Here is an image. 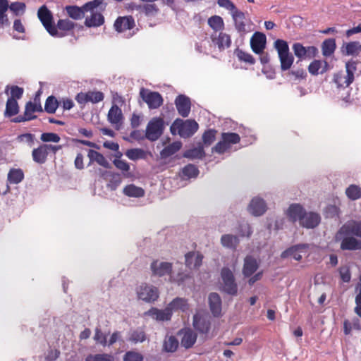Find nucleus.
<instances>
[{"label":"nucleus","mask_w":361,"mask_h":361,"mask_svg":"<svg viewBox=\"0 0 361 361\" xmlns=\"http://www.w3.org/2000/svg\"><path fill=\"white\" fill-rule=\"evenodd\" d=\"M104 0H92L85 3L82 7L66 6L65 11L71 18L75 20H81L84 18L85 12L92 11L99 7H102V10L104 11L106 6V4H104Z\"/></svg>","instance_id":"nucleus-1"},{"label":"nucleus","mask_w":361,"mask_h":361,"mask_svg":"<svg viewBox=\"0 0 361 361\" xmlns=\"http://www.w3.org/2000/svg\"><path fill=\"white\" fill-rule=\"evenodd\" d=\"M198 123L195 120L183 121L176 119L170 128L173 135L178 133L181 137L188 138L192 136L198 130Z\"/></svg>","instance_id":"nucleus-2"},{"label":"nucleus","mask_w":361,"mask_h":361,"mask_svg":"<svg viewBox=\"0 0 361 361\" xmlns=\"http://www.w3.org/2000/svg\"><path fill=\"white\" fill-rule=\"evenodd\" d=\"M356 63L354 61H348L345 63V73L339 71L334 73L333 81L338 88L349 87L354 81V74L356 71Z\"/></svg>","instance_id":"nucleus-3"},{"label":"nucleus","mask_w":361,"mask_h":361,"mask_svg":"<svg viewBox=\"0 0 361 361\" xmlns=\"http://www.w3.org/2000/svg\"><path fill=\"white\" fill-rule=\"evenodd\" d=\"M192 326L200 334L207 335L211 329V317L208 312L197 311L192 317Z\"/></svg>","instance_id":"nucleus-4"},{"label":"nucleus","mask_w":361,"mask_h":361,"mask_svg":"<svg viewBox=\"0 0 361 361\" xmlns=\"http://www.w3.org/2000/svg\"><path fill=\"white\" fill-rule=\"evenodd\" d=\"M61 145H52L49 144H41L32 151V157L35 162L43 164L47 160L49 152L56 154L61 149Z\"/></svg>","instance_id":"nucleus-5"},{"label":"nucleus","mask_w":361,"mask_h":361,"mask_svg":"<svg viewBox=\"0 0 361 361\" xmlns=\"http://www.w3.org/2000/svg\"><path fill=\"white\" fill-rule=\"evenodd\" d=\"M240 141V135L236 133H222L219 140L212 148V151L218 154H224L229 149L232 145L238 144Z\"/></svg>","instance_id":"nucleus-6"},{"label":"nucleus","mask_w":361,"mask_h":361,"mask_svg":"<svg viewBox=\"0 0 361 361\" xmlns=\"http://www.w3.org/2000/svg\"><path fill=\"white\" fill-rule=\"evenodd\" d=\"M139 95L149 109H159L164 103L163 97L159 92L145 87L140 90Z\"/></svg>","instance_id":"nucleus-7"},{"label":"nucleus","mask_w":361,"mask_h":361,"mask_svg":"<svg viewBox=\"0 0 361 361\" xmlns=\"http://www.w3.org/2000/svg\"><path fill=\"white\" fill-rule=\"evenodd\" d=\"M164 130V121L161 117L152 118L146 128V137L150 141L158 140L163 134Z\"/></svg>","instance_id":"nucleus-8"},{"label":"nucleus","mask_w":361,"mask_h":361,"mask_svg":"<svg viewBox=\"0 0 361 361\" xmlns=\"http://www.w3.org/2000/svg\"><path fill=\"white\" fill-rule=\"evenodd\" d=\"M221 276L224 290L229 295H235L238 293V286L232 271L227 267H224L221 271Z\"/></svg>","instance_id":"nucleus-9"},{"label":"nucleus","mask_w":361,"mask_h":361,"mask_svg":"<svg viewBox=\"0 0 361 361\" xmlns=\"http://www.w3.org/2000/svg\"><path fill=\"white\" fill-rule=\"evenodd\" d=\"M37 16L42 25L49 35L56 34V31L54 27L53 15L45 5L42 6L38 9Z\"/></svg>","instance_id":"nucleus-10"},{"label":"nucleus","mask_w":361,"mask_h":361,"mask_svg":"<svg viewBox=\"0 0 361 361\" xmlns=\"http://www.w3.org/2000/svg\"><path fill=\"white\" fill-rule=\"evenodd\" d=\"M341 235H355L361 240V220H351L345 223L336 235L337 239Z\"/></svg>","instance_id":"nucleus-11"},{"label":"nucleus","mask_w":361,"mask_h":361,"mask_svg":"<svg viewBox=\"0 0 361 361\" xmlns=\"http://www.w3.org/2000/svg\"><path fill=\"white\" fill-rule=\"evenodd\" d=\"M43 109L41 104H34L31 101L26 103L25 106V111L23 115H20L13 119L15 123H21L25 121H31L37 118L33 115L35 112H42Z\"/></svg>","instance_id":"nucleus-12"},{"label":"nucleus","mask_w":361,"mask_h":361,"mask_svg":"<svg viewBox=\"0 0 361 361\" xmlns=\"http://www.w3.org/2000/svg\"><path fill=\"white\" fill-rule=\"evenodd\" d=\"M137 293L139 299L148 302H154L159 298L158 289L146 283H142L138 287Z\"/></svg>","instance_id":"nucleus-13"},{"label":"nucleus","mask_w":361,"mask_h":361,"mask_svg":"<svg viewBox=\"0 0 361 361\" xmlns=\"http://www.w3.org/2000/svg\"><path fill=\"white\" fill-rule=\"evenodd\" d=\"M104 98L103 92L100 91H88L87 92H79L75 96V100L81 105H84L88 102L93 104L102 102Z\"/></svg>","instance_id":"nucleus-14"},{"label":"nucleus","mask_w":361,"mask_h":361,"mask_svg":"<svg viewBox=\"0 0 361 361\" xmlns=\"http://www.w3.org/2000/svg\"><path fill=\"white\" fill-rule=\"evenodd\" d=\"M75 23L68 18L59 19L56 24L54 23V27L56 31V35H50L54 37H63L69 35L70 32H72L75 27Z\"/></svg>","instance_id":"nucleus-15"},{"label":"nucleus","mask_w":361,"mask_h":361,"mask_svg":"<svg viewBox=\"0 0 361 361\" xmlns=\"http://www.w3.org/2000/svg\"><path fill=\"white\" fill-rule=\"evenodd\" d=\"M336 240H341L340 247L342 250H361V240L355 235H341Z\"/></svg>","instance_id":"nucleus-16"},{"label":"nucleus","mask_w":361,"mask_h":361,"mask_svg":"<svg viewBox=\"0 0 361 361\" xmlns=\"http://www.w3.org/2000/svg\"><path fill=\"white\" fill-rule=\"evenodd\" d=\"M178 335L182 336L180 344L186 349L192 348L195 343L197 334L190 328H184L179 331Z\"/></svg>","instance_id":"nucleus-17"},{"label":"nucleus","mask_w":361,"mask_h":361,"mask_svg":"<svg viewBox=\"0 0 361 361\" xmlns=\"http://www.w3.org/2000/svg\"><path fill=\"white\" fill-rule=\"evenodd\" d=\"M150 268L154 276L161 277L171 274L173 265L170 262H159L158 260H154Z\"/></svg>","instance_id":"nucleus-18"},{"label":"nucleus","mask_w":361,"mask_h":361,"mask_svg":"<svg viewBox=\"0 0 361 361\" xmlns=\"http://www.w3.org/2000/svg\"><path fill=\"white\" fill-rule=\"evenodd\" d=\"M231 16L235 28L240 35H244L249 32L246 28L247 18L244 12L237 10L232 13Z\"/></svg>","instance_id":"nucleus-19"},{"label":"nucleus","mask_w":361,"mask_h":361,"mask_svg":"<svg viewBox=\"0 0 361 361\" xmlns=\"http://www.w3.org/2000/svg\"><path fill=\"white\" fill-rule=\"evenodd\" d=\"M175 105L178 114L183 117H188L191 108L190 99L183 94L177 96L175 99Z\"/></svg>","instance_id":"nucleus-20"},{"label":"nucleus","mask_w":361,"mask_h":361,"mask_svg":"<svg viewBox=\"0 0 361 361\" xmlns=\"http://www.w3.org/2000/svg\"><path fill=\"white\" fill-rule=\"evenodd\" d=\"M267 38L264 34L256 32L250 39V46L252 51L257 54L263 52L266 47Z\"/></svg>","instance_id":"nucleus-21"},{"label":"nucleus","mask_w":361,"mask_h":361,"mask_svg":"<svg viewBox=\"0 0 361 361\" xmlns=\"http://www.w3.org/2000/svg\"><path fill=\"white\" fill-rule=\"evenodd\" d=\"M135 25V20L131 16L118 17L114 24V28L118 32L131 30Z\"/></svg>","instance_id":"nucleus-22"},{"label":"nucleus","mask_w":361,"mask_h":361,"mask_svg":"<svg viewBox=\"0 0 361 361\" xmlns=\"http://www.w3.org/2000/svg\"><path fill=\"white\" fill-rule=\"evenodd\" d=\"M211 39L213 43L217 45L220 51L224 50L231 45V36L226 32H220L218 35L216 33L212 34Z\"/></svg>","instance_id":"nucleus-23"},{"label":"nucleus","mask_w":361,"mask_h":361,"mask_svg":"<svg viewBox=\"0 0 361 361\" xmlns=\"http://www.w3.org/2000/svg\"><path fill=\"white\" fill-rule=\"evenodd\" d=\"M248 211L253 216H261L267 211L266 202L262 198L254 197L248 206Z\"/></svg>","instance_id":"nucleus-24"},{"label":"nucleus","mask_w":361,"mask_h":361,"mask_svg":"<svg viewBox=\"0 0 361 361\" xmlns=\"http://www.w3.org/2000/svg\"><path fill=\"white\" fill-rule=\"evenodd\" d=\"M320 222V216L314 212H304L300 224L307 228L316 227Z\"/></svg>","instance_id":"nucleus-25"},{"label":"nucleus","mask_w":361,"mask_h":361,"mask_svg":"<svg viewBox=\"0 0 361 361\" xmlns=\"http://www.w3.org/2000/svg\"><path fill=\"white\" fill-rule=\"evenodd\" d=\"M185 265L190 269L199 268L202 262L203 255L199 252H189L185 255Z\"/></svg>","instance_id":"nucleus-26"},{"label":"nucleus","mask_w":361,"mask_h":361,"mask_svg":"<svg viewBox=\"0 0 361 361\" xmlns=\"http://www.w3.org/2000/svg\"><path fill=\"white\" fill-rule=\"evenodd\" d=\"M145 314L152 317L157 321H169L171 319L172 316V313L168 307L162 310L155 307H152L145 312Z\"/></svg>","instance_id":"nucleus-27"},{"label":"nucleus","mask_w":361,"mask_h":361,"mask_svg":"<svg viewBox=\"0 0 361 361\" xmlns=\"http://www.w3.org/2000/svg\"><path fill=\"white\" fill-rule=\"evenodd\" d=\"M329 66L326 61L314 60L308 66V71L312 75L323 74L329 70Z\"/></svg>","instance_id":"nucleus-28"},{"label":"nucleus","mask_w":361,"mask_h":361,"mask_svg":"<svg viewBox=\"0 0 361 361\" xmlns=\"http://www.w3.org/2000/svg\"><path fill=\"white\" fill-rule=\"evenodd\" d=\"M87 157L90 159L89 165L93 162L97 163L99 165L106 169L111 168L110 163L104 157V156L100 152L94 149H89L87 152Z\"/></svg>","instance_id":"nucleus-29"},{"label":"nucleus","mask_w":361,"mask_h":361,"mask_svg":"<svg viewBox=\"0 0 361 361\" xmlns=\"http://www.w3.org/2000/svg\"><path fill=\"white\" fill-rule=\"evenodd\" d=\"M107 118L112 125L119 126L123 118L121 109L116 104L112 105L108 112Z\"/></svg>","instance_id":"nucleus-30"},{"label":"nucleus","mask_w":361,"mask_h":361,"mask_svg":"<svg viewBox=\"0 0 361 361\" xmlns=\"http://www.w3.org/2000/svg\"><path fill=\"white\" fill-rule=\"evenodd\" d=\"M209 308L214 317H219L221 312V300L216 293H212L209 295Z\"/></svg>","instance_id":"nucleus-31"},{"label":"nucleus","mask_w":361,"mask_h":361,"mask_svg":"<svg viewBox=\"0 0 361 361\" xmlns=\"http://www.w3.org/2000/svg\"><path fill=\"white\" fill-rule=\"evenodd\" d=\"M257 260L252 256H247L244 259L243 274L245 276H252L258 269Z\"/></svg>","instance_id":"nucleus-32"},{"label":"nucleus","mask_w":361,"mask_h":361,"mask_svg":"<svg viewBox=\"0 0 361 361\" xmlns=\"http://www.w3.org/2000/svg\"><path fill=\"white\" fill-rule=\"evenodd\" d=\"M91 12V15L87 16L85 20V25L87 27H99L104 23V17L101 13Z\"/></svg>","instance_id":"nucleus-33"},{"label":"nucleus","mask_w":361,"mask_h":361,"mask_svg":"<svg viewBox=\"0 0 361 361\" xmlns=\"http://www.w3.org/2000/svg\"><path fill=\"white\" fill-rule=\"evenodd\" d=\"M304 208L299 204H292L288 207L287 215L293 221H300L305 212Z\"/></svg>","instance_id":"nucleus-34"},{"label":"nucleus","mask_w":361,"mask_h":361,"mask_svg":"<svg viewBox=\"0 0 361 361\" xmlns=\"http://www.w3.org/2000/svg\"><path fill=\"white\" fill-rule=\"evenodd\" d=\"M352 329L361 331V316L353 317L351 321L345 319L343 322V332L345 335H349Z\"/></svg>","instance_id":"nucleus-35"},{"label":"nucleus","mask_w":361,"mask_h":361,"mask_svg":"<svg viewBox=\"0 0 361 361\" xmlns=\"http://www.w3.org/2000/svg\"><path fill=\"white\" fill-rule=\"evenodd\" d=\"M168 308L172 313L173 311L181 310L182 312H186L189 309V305L188 300L182 298H174L169 305Z\"/></svg>","instance_id":"nucleus-36"},{"label":"nucleus","mask_w":361,"mask_h":361,"mask_svg":"<svg viewBox=\"0 0 361 361\" xmlns=\"http://www.w3.org/2000/svg\"><path fill=\"white\" fill-rule=\"evenodd\" d=\"M125 195L131 197H142L145 195V190L140 187H137L134 184L127 185L123 190Z\"/></svg>","instance_id":"nucleus-37"},{"label":"nucleus","mask_w":361,"mask_h":361,"mask_svg":"<svg viewBox=\"0 0 361 361\" xmlns=\"http://www.w3.org/2000/svg\"><path fill=\"white\" fill-rule=\"evenodd\" d=\"M24 179V173L20 169H11L8 173L7 180L10 184H18Z\"/></svg>","instance_id":"nucleus-38"},{"label":"nucleus","mask_w":361,"mask_h":361,"mask_svg":"<svg viewBox=\"0 0 361 361\" xmlns=\"http://www.w3.org/2000/svg\"><path fill=\"white\" fill-rule=\"evenodd\" d=\"M182 147V143L180 141H176L173 142L171 144H169L168 146L165 147L160 152L161 157L163 159L168 158L175 153H176L178 151L180 150V149Z\"/></svg>","instance_id":"nucleus-39"},{"label":"nucleus","mask_w":361,"mask_h":361,"mask_svg":"<svg viewBox=\"0 0 361 361\" xmlns=\"http://www.w3.org/2000/svg\"><path fill=\"white\" fill-rule=\"evenodd\" d=\"M221 243L224 247L235 249L239 244V239L236 235L225 234L221 236Z\"/></svg>","instance_id":"nucleus-40"},{"label":"nucleus","mask_w":361,"mask_h":361,"mask_svg":"<svg viewBox=\"0 0 361 361\" xmlns=\"http://www.w3.org/2000/svg\"><path fill=\"white\" fill-rule=\"evenodd\" d=\"M345 49L343 51L348 56H357L361 51V44L360 42L355 41L346 43L343 45Z\"/></svg>","instance_id":"nucleus-41"},{"label":"nucleus","mask_w":361,"mask_h":361,"mask_svg":"<svg viewBox=\"0 0 361 361\" xmlns=\"http://www.w3.org/2000/svg\"><path fill=\"white\" fill-rule=\"evenodd\" d=\"M336 40L331 38L325 39L322 44V54L324 56H330L332 55L336 49Z\"/></svg>","instance_id":"nucleus-42"},{"label":"nucleus","mask_w":361,"mask_h":361,"mask_svg":"<svg viewBox=\"0 0 361 361\" xmlns=\"http://www.w3.org/2000/svg\"><path fill=\"white\" fill-rule=\"evenodd\" d=\"M19 112V106L18 101L14 99H7L6 104V109L4 115L6 117H12L16 116Z\"/></svg>","instance_id":"nucleus-43"},{"label":"nucleus","mask_w":361,"mask_h":361,"mask_svg":"<svg viewBox=\"0 0 361 361\" xmlns=\"http://www.w3.org/2000/svg\"><path fill=\"white\" fill-rule=\"evenodd\" d=\"M8 8V2L7 0H0V27L9 25L10 23L6 15Z\"/></svg>","instance_id":"nucleus-44"},{"label":"nucleus","mask_w":361,"mask_h":361,"mask_svg":"<svg viewBox=\"0 0 361 361\" xmlns=\"http://www.w3.org/2000/svg\"><path fill=\"white\" fill-rule=\"evenodd\" d=\"M208 25L216 32L224 29V22L223 18L219 16H213L209 18Z\"/></svg>","instance_id":"nucleus-45"},{"label":"nucleus","mask_w":361,"mask_h":361,"mask_svg":"<svg viewBox=\"0 0 361 361\" xmlns=\"http://www.w3.org/2000/svg\"><path fill=\"white\" fill-rule=\"evenodd\" d=\"M305 245H298L291 247L281 254L282 257H292L294 259L300 261L302 259V255L298 252L299 248H305Z\"/></svg>","instance_id":"nucleus-46"},{"label":"nucleus","mask_w":361,"mask_h":361,"mask_svg":"<svg viewBox=\"0 0 361 361\" xmlns=\"http://www.w3.org/2000/svg\"><path fill=\"white\" fill-rule=\"evenodd\" d=\"M59 106V101L53 96H49L45 102L44 111L48 114H54Z\"/></svg>","instance_id":"nucleus-47"},{"label":"nucleus","mask_w":361,"mask_h":361,"mask_svg":"<svg viewBox=\"0 0 361 361\" xmlns=\"http://www.w3.org/2000/svg\"><path fill=\"white\" fill-rule=\"evenodd\" d=\"M280 63H281V68L283 71L289 70L290 67L292 66L293 61H294V57L292 55L291 53H288L286 54H283L281 56H279Z\"/></svg>","instance_id":"nucleus-48"},{"label":"nucleus","mask_w":361,"mask_h":361,"mask_svg":"<svg viewBox=\"0 0 361 361\" xmlns=\"http://www.w3.org/2000/svg\"><path fill=\"white\" fill-rule=\"evenodd\" d=\"M163 347L166 352L173 353L178 347V341L175 336H171L164 340Z\"/></svg>","instance_id":"nucleus-49"},{"label":"nucleus","mask_w":361,"mask_h":361,"mask_svg":"<svg viewBox=\"0 0 361 361\" xmlns=\"http://www.w3.org/2000/svg\"><path fill=\"white\" fill-rule=\"evenodd\" d=\"M199 174L198 169L193 164H189L184 166L181 171V176L185 178H195Z\"/></svg>","instance_id":"nucleus-50"},{"label":"nucleus","mask_w":361,"mask_h":361,"mask_svg":"<svg viewBox=\"0 0 361 361\" xmlns=\"http://www.w3.org/2000/svg\"><path fill=\"white\" fill-rule=\"evenodd\" d=\"M347 197L351 200H356L361 197V188L357 185L352 184L345 190Z\"/></svg>","instance_id":"nucleus-51"},{"label":"nucleus","mask_w":361,"mask_h":361,"mask_svg":"<svg viewBox=\"0 0 361 361\" xmlns=\"http://www.w3.org/2000/svg\"><path fill=\"white\" fill-rule=\"evenodd\" d=\"M205 155L204 147L200 145L197 147L187 150L184 153V157L191 159H202Z\"/></svg>","instance_id":"nucleus-52"},{"label":"nucleus","mask_w":361,"mask_h":361,"mask_svg":"<svg viewBox=\"0 0 361 361\" xmlns=\"http://www.w3.org/2000/svg\"><path fill=\"white\" fill-rule=\"evenodd\" d=\"M131 8H135L136 10L142 9L146 16H154L159 11V8L155 4H145L142 6L133 4L131 6Z\"/></svg>","instance_id":"nucleus-53"},{"label":"nucleus","mask_w":361,"mask_h":361,"mask_svg":"<svg viewBox=\"0 0 361 361\" xmlns=\"http://www.w3.org/2000/svg\"><path fill=\"white\" fill-rule=\"evenodd\" d=\"M114 356L108 353L90 354L85 361H114Z\"/></svg>","instance_id":"nucleus-54"},{"label":"nucleus","mask_w":361,"mask_h":361,"mask_svg":"<svg viewBox=\"0 0 361 361\" xmlns=\"http://www.w3.org/2000/svg\"><path fill=\"white\" fill-rule=\"evenodd\" d=\"M217 130L214 129H209L202 135V142L204 146H210L216 139Z\"/></svg>","instance_id":"nucleus-55"},{"label":"nucleus","mask_w":361,"mask_h":361,"mask_svg":"<svg viewBox=\"0 0 361 361\" xmlns=\"http://www.w3.org/2000/svg\"><path fill=\"white\" fill-rule=\"evenodd\" d=\"M274 47L277 51L279 56L290 53L288 42L283 39H276L274 42Z\"/></svg>","instance_id":"nucleus-56"},{"label":"nucleus","mask_w":361,"mask_h":361,"mask_svg":"<svg viewBox=\"0 0 361 361\" xmlns=\"http://www.w3.org/2000/svg\"><path fill=\"white\" fill-rule=\"evenodd\" d=\"M235 54L239 61L245 62L250 65H252L255 63V60L254 57L249 53L245 52L240 49H236L235 51Z\"/></svg>","instance_id":"nucleus-57"},{"label":"nucleus","mask_w":361,"mask_h":361,"mask_svg":"<svg viewBox=\"0 0 361 361\" xmlns=\"http://www.w3.org/2000/svg\"><path fill=\"white\" fill-rule=\"evenodd\" d=\"M127 157L131 160H137L143 159L145 157V152L142 149L135 148L128 149L126 152Z\"/></svg>","instance_id":"nucleus-58"},{"label":"nucleus","mask_w":361,"mask_h":361,"mask_svg":"<svg viewBox=\"0 0 361 361\" xmlns=\"http://www.w3.org/2000/svg\"><path fill=\"white\" fill-rule=\"evenodd\" d=\"M8 8L16 16H18L25 12L26 6L23 2L16 1L8 5Z\"/></svg>","instance_id":"nucleus-59"},{"label":"nucleus","mask_w":361,"mask_h":361,"mask_svg":"<svg viewBox=\"0 0 361 361\" xmlns=\"http://www.w3.org/2000/svg\"><path fill=\"white\" fill-rule=\"evenodd\" d=\"M143 359L141 353L133 350L126 352L123 356V361H143Z\"/></svg>","instance_id":"nucleus-60"},{"label":"nucleus","mask_w":361,"mask_h":361,"mask_svg":"<svg viewBox=\"0 0 361 361\" xmlns=\"http://www.w3.org/2000/svg\"><path fill=\"white\" fill-rule=\"evenodd\" d=\"M40 140L43 142H59L61 140V137L54 133H43L41 134Z\"/></svg>","instance_id":"nucleus-61"},{"label":"nucleus","mask_w":361,"mask_h":361,"mask_svg":"<svg viewBox=\"0 0 361 361\" xmlns=\"http://www.w3.org/2000/svg\"><path fill=\"white\" fill-rule=\"evenodd\" d=\"M293 50L296 57L300 59L306 58V47L302 44L299 42L293 44Z\"/></svg>","instance_id":"nucleus-62"},{"label":"nucleus","mask_w":361,"mask_h":361,"mask_svg":"<svg viewBox=\"0 0 361 361\" xmlns=\"http://www.w3.org/2000/svg\"><path fill=\"white\" fill-rule=\"evenodd\" d=\"M10 97L8 98V99H14L17 101L20 99L24 92L23 88L20 87L17 85H13L10 87Z\"/></svg>","instance_id":"nucleus-63"},{"label":"nucleus","mask_w":361,"mask_h":361,"mask_svg":"<svg viewBox=\"0 0 361 361\" xmlns=\"http://www.w3.org/2000/svg\"><path fill=\"white\" fill-rule=\"evenodd\" d=\"M121 178L118 173H114L111 178L107 184V188L111 190H116L121 183Z\"/></svg>","instance_id":"nucleus-64"}]
</instances>
